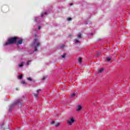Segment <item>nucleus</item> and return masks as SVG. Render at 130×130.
Returning <instances> with one entry per match:
<instances>
[{"label": "nucleus", "mask_w": 130, "mask_h": 130, "mask_svg": "<svg viewBox=\"0 0 130 130\" xmlns=\"http://www.w3.org/2000/svg\"><path fill=\"white\" fill-rule=\"evenodd\" d=\"M68 21H72V19L71 17H68L67 18Z\"/></svg>", "instance_id": "obj_15"}, {"label": "nucleus", "mask_w": 130, "mask_h": 130, "mask_svg": "<svg viewBox=\"0 0 130 130\" xmlns=\"http://www.w3.org/2000/svg\"><path fill=\"white\" fill-rule=\"evenodd\" d=\"M18 67H19V68H22V67H24V62H21L18 65Z\"/></svg>", "instance_id": "obj_8"}, {"label": "nucleus", "mask_w": 130, "mask_h": 130, "mask_svg": "<svg viewBox=\"0 0 130 130\" xmlns=\"http://www.w3.org/2000/svg\"><path fill=\"white\" fill-rule=\"evenodd\" d=\"M36 41H37V38L35 39V42H36Z\"/></svg>", "instance_id": "obj_27"}, {"label": "nucleus", "mask_w": 130, "mask_h": 130, "mask_svg": "<svg viewBox=\"0 0 130 130\" xmlns=\"http://www.w3.org/2000/svg\"><path fill=\"white\" fill-rule=\"evenodd\" d=\"M43 14L44 15H47V13H44Z\"/></svg>", "instance_id": "obj_29"}, {"label": "nucleus", "mask_w": 130, "mask_h": 130, "mask_svg": "<svg viewBox=\"0 0 130 130\" xmlns=\"http://www.w3.org/2000/svg\"><path fill=\"white\" fill-rule=\"evenodd\" d=\"M74 122H75V119H74V118H72L70 120H68L67 121V123L69 125H72Z\"/></svg>", "instance_id": "obj_2"}, {"label": "nucleus", "mask_w": 130, "mask_h": 130, "mask_svg": "<svg viewBox=\"0 0 130 130\" xmlns=\"http://www.w3.org/2000/svg\"><path fill=\"white\" fill-rule=\"evenodd\" d=\"M54 123H55V122L54 121H52L51 122V123H50V124H52V125L55 124Z\"/></svg>", "instance_id": "obj_19"}, {"label": "nucleus", "mask_w": 130, "mask_h": 130, "mask_svg": "<svg viewBox=\"0 0 130 130\" xmlns=\"http://www.w3.org/2000/svg\"><path fill=\"white\" fill-rule=\"evenodd\" d=\"M38 20V18H36V21H37Z\"/></svg>", "instance_id": "obj_30"}, {"label": "nucleus", "mask_w": 130, "mask_h": 130, "mask_svg": "<svg viewBox=\"0 0 130 130\" xmlns=\"http://www.w3.org/2000/svg\"><path fill=\"white\" fill-rule=\"evenodd\" d=\"M16 91H18V88H16Z\"/></svg>", "instance_id": "obj_36"}, {"label": "nucleus", "mask_w": 130, "mask_h": 130, "mask_svg": "<svg viewBox=\"0 0 130 130\" xmlns=\"http://www.w3.org/2000/svg\"><path fill=\"white\" fill-rule=\"evenodd\" d=\"M22 43H23V40L21 39L17 42V45H19V44L21 45L22 44Z\"/></svg>", "instance_id": "obj_5"}, {"label": "nucleus", "mask_w": 130, "mask_h": 130, "mask_svg": "<svg viewBox=\"0 0 130 130\" xmlns=\"http://www.w3.org/2000/svg\"><path fill=\"white\" fill-rule=\"evenodd\" d=\"M78 38L81 39L82 38V34H79V35L77 36Z\"/></svg>", "instance_id": "obj_11"}, {"label": "nucleus", "mask_w": 130, "mask_h": 130, "mask_svg": "<svg viewBox=\"0 0 130 130\" xmlns=\"http://www.w3.org/2000/svg\"><path fill=\"white\" fill-rule=\"evenodd\" d=\"M61 48H63V47H64V44H62L61 46H60Z\"/></svg>", "instance_id": "obj_23"}, {"label": "nucleus", "mask_w": 130, "mask_h": 130, "mask_svg": "<svg viewBox=\"0 0 130 130\" xmlns=\"http://www.w3.org/2000/svg\"><path fill=\"white\" fill-rule=\"evenodd\" d=\"M37 93H39V92H41V89H38L37 91Z\"/></svg>", "instance_id": "obj_24"}, {"label": "nucleus", "mask_w": 130, "mask_h": 130, "mask_svg": "<svg viewBox=\"0 0 130 130\" xmlns=\"http://www.w3.org/2000/svg\"><path fill=\"white\" fill-rule=\"evenodd\" d=\"M66 54L64 53L63 55H61V56L62 58H64L66 57Z\"/></svg>", "instance_id": "obj_12"}, {"label": "nucleus", "mask_w": 130, "mask_h": 130, "mask_svg": "<svg viewBox=\"0 0 130 130\" xmlns=\"http://www.w3.org/2000/svg\"><path fill=\"white\" fill-rule=\"evenodd\" d=\"M22 78H23V75H20L18 77V79H22Z\"/></svg>", "instance_id": "obj_16"}, {"label": "nucleus", "mask_w": 130, "mask_h": 130, "mask_svg": "<svg viewBox=\"0 0 130 130\" xmlns=\"http://www.w3.org/2000/svg\"><path fill=\"white\" fill-rule=\"evenodd\" d=\"M60 125V123L59 122H57L54 124L55 126H56V127H57V126H59Z\"/></svg>", "instance_id": "obj_9"}, {"label": "nucleus", "mask_w": 130, "mask_h": 130, "mask_svg": "<svg viewBox=\"0 0 130 130\" xmlns=\"http://www.w3.org/2000/svg\"><path fill=\"white\" fill-rule=\"evenodd\" d=\"M42 27L41 26H39L38 27L39 30H40V29H41Z\"/></svg>", "instance_id": "obj_26"}, {"label": "nucleus", "mask_w": 130, "mask_h": 130, "mask_svg": "<svg viewBox=\"0 0 130 130\" xmlns=\"http://www.w3.org/2000/svg\"><path fill=\"white\" fill-rule=\"evenodd\" d=\"M76 96V93H73L71 94V97H75Z\"/></svg>", "instance_id": "obj_20"}, {"label": "nucleus", "mask_w": 130, "mask_h": 130, "mask_svg": "<svg viewBox=\"0 0 130 130\" xmlns=\"http://www.w3.org/2000/svg\"><path fill=\"white\" fill-rule=\"evenodd\" d=\"M106 59L108 62H110V61H111L112 59L111 58V57H108L106 58Z\"/></svg>", "instance_id": "obj_7"}, {"label": "nucleus", "mask_w": 130, "mask_h": 130, "mask_svg": "<svg viewBox=\"0 0 130 130\" xmlns=\"http://www.w3.org/2000/svg\"><path fill=\"white\" fill-rule=\"evenodd\" d=\"M2 129H9V124H3L1 126Z\"/></svg>", "instance_id": "obj_3"}, {"label": "nucleus", "mask_w": 130, "mask_h": 130, "mask_svg": "<svg viewBox=\"0 0 130 130\" xmlns=\"http://www.w3.org/2000/svg\"><path fill=\"white\" fill-rule=\"evenodd\" d=\"M37 46H40V43H37L36 46H35V51H38Z\"/></svg>", "instance_id": "obj_4"}, {"label": "nucleus", "mask_w": 130, "mask_h": 130, "mask_svg": "<svg viewBox=\"0 0 130 130\" xmlns=\"http://www.w3.org/2000/svg\"><path fill=\"white\" fill-rule=\"evenodd\" d=\"M27 80H28V81H32V79H31V78H27Z\"/></svg>", "instance_id": "obj_25"}, {"label": "nucleus", "mask_w": 130, "mask_h": 130, "mask_svg": "<svg viewBox=\"0 0 130 130\" xmlns=\"http://www.w3.org/2000/svg\"><path fill=\"white\" fill-rule=\"evenodd\" d=\"M34 96L36 98H37L38 97V94L35 93Z\"/></svg>", "instance_id": "obj_18"}, {"label": "nucleus", "mask_w": 130, "mask_h": 130, "mask_svg": "<svg viewBox=\"0 0 130 130\" xmlns=\"http://www.w3.org/2000/svg\"><path fill=\"white\" fill-rule=\"evenodd\" d=\"M78 108L77 109V111H80V110L82 109V106L81 105L77 106Z\"/></svg>", "instance_id": "obj_6"}, {"label": "nucleus", "mask_w": 130, "mask_h": 130, "mask_svg": "<svg viewBox=\"0 0 130 130\" xmlns=\"http://www.w3.org/2000/svg\"><path fill=\"white\" fill-rule=\"evenodd\" d=\"M14 105H15V104H12V105H10V108L11 109V108H12V107H14Z\"/></svg>", "instance_id": "obj_21"}, {"label": "nucleus", "mask_w": 130, "mask_h": 130, "mask_svg": "<svg viewBox=\"0 0 130 130\" xmlns=\"http://www.w3.org/2000/svg\"><path fill=\"white\" fill-rule=\"evenodd\" d=\"M21 84H23V85H24V84H26V82H25V81L23 80L21 82Z\"/></svg>", "instance_id": "obj_17"}, {"label": "nucleus", "mask_w": 130, "mask_h": 130, "mask_svg": "<svg viewBox=\"0 0 130 130\" xmlns=\"http://www.w3.org/2000/svg\"><path fill=\"white\" fill-rule=\"evenodd\" d=\"M103 71H104V69H102L100 70L99 71V73H102V72H103Z\"/></svg>", "instance_id": "obj_14"}, {"label": "nucleus", "mask_w": 130, "mask_h": 130, "mask_svg": "<svg viewBox=\"0 0 130 130\" xmlns=\"http://www.w3.org/2000/svg\"><path fill=\"white\" fill-rule=\"evenodd\" d=\"M45 80V78H43V79H42V81H44Z\"/></svg>", "instance_id": "obj_28"}, {"label": "nucleus", "mask_w": 130, "mask_h": 130, "mask_svg": "<svg viewBox=\"0 0 130 130\" xmlns=\"http://www.w3.org/2000/svg\"><path fill=\"white\" fill-rule=\"evenodd\" d=\"M41 17H43V14H41Z\"/></svg>", "instance_id": "obj_32"}, {"label": "nucleus", "mask_w": 130, "mask_h": 130, "mask_svg": "<svg viewBox=\"0 0 130 130\" xmlns=\"http://www.w3.org/2000/svg\"><path fill=\"white\" fill-rule=\"evenodd\" d=\"M18 39H19V38H18L17 37L10 38L8 39L7 42H6L5 44H3V46H7L11 44H14V43H16Z\"/></svg>", "instance_id": "obj_1"}, {"label": "nucleus", "mask_w": 130, "mask_h": 130, "mask_svg": "<svg viewBox=\"0 0 130 130\" xmlns=\"http://www.w3.org/2000/svg\"><path fill=\"white\" fill-rule=\"evenodd\" d=\"M74 41L75 43H79V41L77 39H75Z\"/></svg>", "instance_id": "obj_13"}, {"label": "nucleus", "mask_w": 130, "mask_h": 130, "mask_svg": "<svg viewBox=\"0 0 130 130\" xmlns=\"http://www.w3.org/2000/svg\"><path fill=\"white\" fill-rule=\"evenodd\" d=\"M18 104V102H16V104Z\"/></svg>", "instance_id": "obj_37"}, {"label": "nucleus", "mask_w": 130, "mask_h": 130, "mask_svg": "<svg viewBox=\"0 0 130 130\" xmlns=\"http://www.w3.org/2000/svg\"><path fill=\"white\" fill-rule=\"evenodd\" d=\"M91 36H92V35H93V33H91Z\"/></svg>", "instance_id": "obj_35"}, {"label": "nucleus", "mask_w": 130, "mask_h": 130, "mask_svg": "<svg viewBox=\"0 0 130 130\" xmlns=\"http://www.w3.org/2000/svg\"><path fill=\"white\" fill-rule=\"evenodd\" d=\"M35 37H36L37 36V35L35 34Z\"/></svg>", "instance_id": "obj_34"}, {"label": "nucleus", "mask_w": 130, "mask_h": 130, "mask_svg": "<svg viewBox=\"0 0 130 130\" xmlns=\"http://www.w3.org/2000/svg\"><path fill=\"white\" fill-rule=\"evenodd\" d=\"M31 62V60H28L27 62V66H29V63Z\"/></svg>", "instance_id": "obj_22"}, {"label": "nucleus", "mask_w": 130, "mask_h": 130, "mask_svg": "<svg viewBox=\"0 0 130 130\" xmlns=\"http://www.w3.org/2000/svg\"><path fill=\"white\" fill-rule=\"evenodd\" d=\"M78 62H79V64H80V63H82V58L79 57L78 59Z\"/></svg>", "instance_id": "obj_10"}, {"label": "nucleus", "mask_w": 130, "mask_h": 130, "mask_svg": "<svg viewBox=\"0 0 130 130\" xmlns=\"http://www.w3.org/2000/svg\"><path fill=\"white\" fill-rule=\"evenodd\" d=\"M70 5V6H73V3H71Z\"/></svg>", "instance_id": "obj_31"}, {"label": "nucleus", "mask_w": 130, "mask_h": 130, "mask_svg": "<svg viewBox=\"0 0 130 130\" xmlns=\"http://www.w3.org/2000/svg\"><path fill=\"white\" fill-rule=\"evenodd\" d=\"M69 37H71V36H72V35H71V34H70V35H69Z\"/></svg>", "instance_id": "obj_33"}]
</instances>
